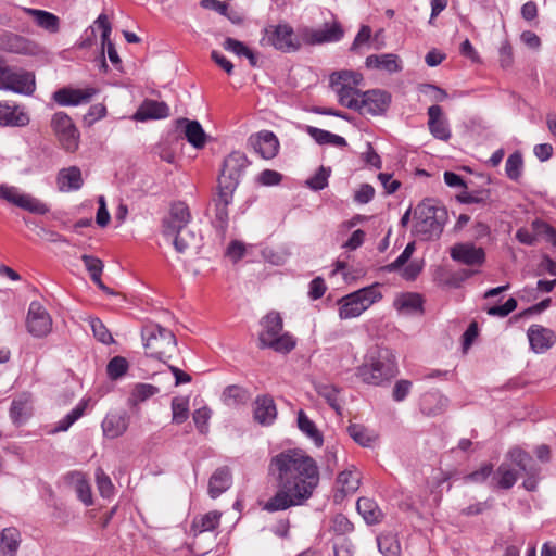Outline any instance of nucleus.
<instances>
[{"label":"nucleus","mask_w":556,"mask_h":556,"mask_svg":"<svg viewBox=\"0 0 556 556\" xmlns=\"http://www.w3.org/2000/svg\"><path fill=\"white\" fill-rule=\"evenodd\" d=\"M269 470L276 476L278 486L293 490L307 500L319 484L317 462L301 448H288L275 455Z\"/></svg>","instance_id":"f257e3e1"},{"label":"nucleus","mask_w":556,"mask_h":556,"mask_svg":"<svg viewBox=\"0 0 556 556\" xmlns=\"http://www.w3.org/2000/svg\"><path fill=\"white\" fill-rule=\"evenodd\" d=\"M343 34L344 31L338 22L326 23L319 29L304 27L300 29L299 35L288 23H280L265 27L260 43L263 47H273L282 53H293L299 51L303 43L316 46L337 42L343 37Z\"/></svg>","instance_id":"f03ea898"},{"label":"nucleus","mask_w":556,"mask_h":556,"mask_svg":"<svg viewBox=\"0 0 556 556\" xmlns=\"http://www.w3.org/2000/svg\"><path fill=\"white\" fill-rule=\"evenodd\" d=\"M399 366L394 352L382 345L367 350L363 363L356 367V377L365 384L387 387L397 376Z\"/></svg>","instance_id":"7ed1b4c3"},{"label":"nucleus","mask_w":556,"mask_h":556,"mask_svg":"<svg viewBox=\"0 0 556 556\" xmlns=\"http://www.w3.org/2000/svg\"><path fill=\"white\" fill-rule=\"evenodd\" d=\"M191 212L188 205L182 201L172 203L168 216L162 222V233L173 239L175 250L184 253L195 239L193 232L186 230L191 222Z\"/></svg>","instance_id":"20e7f679"},{"label":"nucleus","mask_w":556,"mask_h":556,"mask_svg":"<svg viewBox=\"0 0 556 556\" xmlns=\"http://www.w3.org/2000/svg\"><path fill=\"white\" fill-rule=\"evenodd\" d=\"M260 324L262 331L258 334V346L261 349H271L277 353L287 354L295 348V339L288 332L282 333L283 321L279 313H268Z\"/></svg>","instance_id":"39448f33"},{"label":"nucleus","mask_w":556,"mask_h":556,"mask_svg":"<svg viewBox=\"0 0 556 556\" xmlns=\"http://www.w3.org/2000/svg\"><path fill=\"white\" fill-rule=\"evenodd\" d=\"M146 354L166 363L177 350L174 332L159 324H148L141 330Z\"/></svg>","instance_id":"423d86ee"},{"label":"nucleus","mask_w":556,"mask_h":556,"mask_svg":"<svg viewBox=\"0 0 556 556\" xmlns=\"http://www.w3.org/2000/svg\"><path fill=\"white\" fill-rule=\"evenodd\" d=\"M379 287L380 285L376 282L341 298L338 301L340 319L356 318L372 304L380 301L382 299V294Z\"/></svg>","instance_id":"0eeeda50"},{"label":"nucleus","mask_w":556,"mask_h":556,"mask_svg":"<svg viewBox=\"0 0 556 556\" xmlns=\"http://www.w3.org/2000/svg\"><path fill=\"white\" fill-rule=\"evenodd\" d=\"M0 90L31 96L36 91V76L34 72L12 67L3 61L0 64Z\"/></svg>","instance_id":"6e6552de"},{"label":"nucleus","mask_w":556,"mask_h":556,"mask_svg":"<svg viewBox=\"0 0 556 556\" xmlns=\"http://www.w3.org/2000/svg\"><path fill=\"white\" fill-rule=\"evenodd\" d=\"M249 164L250 162L243 152L233 151L228 154L224 159L223 166L217 178L216 189L235 194L241 177Z\"/></svg>","instance_id":"1a4fd4ad"},{"label":"nucleus","mask_w":556,"mask_h":556,"mask_svg":"<svg viewBox=\"0 0 556 556\" xmlns=\"http://www.w3.org/2000/svg\"><path fill=\"white\" fill-rule=\"evenodd\" d=\"M416 230L427 236L440 235L447 218L444 207L422 202L415 208Z\"/></svg>","instance_id":"9d476101"},{"label":"nucleus","mask_w":556,"mask_h":556,"mask_svg":"<svg viewBox=\"0 0 556 556\" xmlns=\"http://www.w3.org/2000/svg\"><path fill=\"white\" fill-rule=\"evenodd\" d=\"M50 125L66 152L74 153L78 150L80 132L67 113L62 111L54 113Z\"/></svg>","instance_id":"9b49d317"},{"label":"nucleus","mask_w":556,"mask_h":556,"mask_svg":"<svg viewBox=\"0 0 556 556\" xmlns=\"http://www.w3.org/2000/svg\"><path fill=\"white\" fill-rule=\"evenodd\" d=\"M0 201L38 215H45L50 211L45 202L8 184H0Z\"/></svg>","instance_id":"f8f14e48"},{"label":"nucleus","mask_w":556,"mask_h":556,"mask_svg":"<svg viewBox=\"0 0 556 556\" xmlns=\"http://www.w3.org/2000/svg\"><path fill=\"white\" fill-rule=\"evenodd\" d=\"M0 51L12 54L35 56L40 54L41 47L34 40L22 35L2 30L0 31Z\"/></svg>","instance_id":"ddd939ff"},{"label":"nucleus","mask_w":556,"mask_h":556,"mask_svg":"<svg viewBox=\"0 0 556 556\" xmlns=\"http://www.w3.org/2000/svg\"><path fill=\"white\" fill-rule=\"evenodd\" d=\"M391 103V94L381 89H371L361 94V100L355 111L362 115H383Z\"/></svg>","instance_id":"4468645a"},{"label":"nucleus","mask_w":556,"mask_h":556,"mask_svg":"<svg viewBox=\"0 0 556 556\" xmlns=\"http://www.w3.org/2000/svg\"><path fill=\"white\" fill-rule=\"evenodd\" d=\"M506 457L527 476L522 483L523 488L528 491H534L538 484L540 467L535 464L532 456L519 447H514L509 450Z\"/></svg>","instance_id":"2eb2a0df"},{"label":"nucleus","mask_w":556,"mask_h":556,"mask_svg":"<svg viewBox=\"0 0 556 556\" xmlns=\"http://www.w3.org/2000/svg\"><path fill=\"white\" fill-rule=\"evenodd\" d=\"M26 328L35 338H43L51 332L52 318L47 309L37 301L29 304Z\"/></svg>","instance_id":"dca6fc26"},{"label":"nucleus","mask_w":556,"mask_h":556,"mask_svg":"<svg viewBox=\"0 0 556 556\" xmlns=\"http://www.w3.org/2000/svg\"><path fill=\"white\" fill-rule=\"evenodd\" d=\"M233 201V193L216 189L212 197L213 218L212 225L220 236H225L229 224L228 206Z\"/></svg>","instance_id":"f3484780"},{"label":"nucleus","mask_w":556,"mask_h":556,"mask_svg":"<svg viewBox=\"0 0 556 556\" xmlns=\"http://www.w3.org/2000/svg\"><path fill=\"white\" fill-rule=\"evenodd\" d=\"M451 258L466 266H481L485 262V251L472 242L454 244L450 250Z\"/></svg>","instance_id":"a211bd4d"},{"label":"nucleus","mask_w":556,"mask_h":556,"mask_svg":"<svg viewBox=\"0 0 556 556\" xmlns=\"http://www.w3.org/2000/svg\"><path fill=\"white\" fill-rule=\"evenodd\" d=\"M96 93L94 88L74 89L63 87L53 92L52 99L61 106H77L90 102Z\"/></svg>","instance_id":"6ab92c4d"},{"label":"nucleus","mask_w":556,"mask_h":556,"mask_svg":"<svg viewBox=\"0 0 556 556\" xmlns=\"http://www.w3.org/2000/svg\"><path fill=\"white\" fill-rule=\"evenodd\" d=\"M249 143L263 159H274L279 151V140L273 131L262 130L249 138Z\"/></svg>","instance_id":"aec40b11"},{"label":"nucleus","mask_w":556,"mask_h":556,"mask_svg":"<svg viewBox=\"0 0 556 556\" xmlns=\"http://www.w3.org/2000/svg\"><path fill=\"white\" fill-rule=\"evenodd\" d=\"M307 498L298 496V492L279 486V490L264 505L263 509L268 513L286 510L292 506L303 504Z\"/></svg>","instance_id":"412c9836"},{"label":"nucleus","mask_w":556,"mask_h":556,"mask_svg":"<svg viewBox=\"0 0 556 556\" xmlns=\"http://www.w3.org/2000/svg\"><path fill=\"white\" fill-rule=\"evenodd\" d=\"M428 128L430 134L439 140L447 141L452 137L447 118L443 115L442 108L433 104L428 108Z\"/></svg>","instance_id":"4be33fe9"},{"label":"nucleus","mask_w":556,"mask_h":556,"mask_svg":"<svg viewBox=\"0 0 556 556\" xmlns=\"http://www.w3.org/2000/svg\"><path fill=\"white\" fill-rule=\"evenodd\" d=\"M531 349L535 353H544L556 341V336L553 330L545 328L541 325H531L527 331Z\"/></svg>","instance_id":"5701e85b"},{"label":"nucleus","mask_w":556,"mask_h":556,"mask_svg":"<svg viewBox=\"0 0 556 556\" xmlns=\"http://www.w3.org/2000/svg\"><path fill=\"white\" fill-rule=\"evenodd\" d=\"M254 420L262 426H270L277 418V407L270 395H258L254 401Z\"/></svg>","instance_id":"b1692460"},{"label":"nucleus","mask_w":556,"mask_h":556,"mask_svg":"<svg viewBox=\"0 0 556 556\" xmlns=\"http://www.w3.org/2000/svg\"><path fill=\"white\" fill-rule=\"evenodd\" d=\"M30 122L29 115L17 104L0 102V126L23 127Z\"/></svg>","instance_id":"393cba45"},{"label":"nucleus","mask_w":556,"mask_h":556,"mask_svg":"<svg viewBox=\"0 0 556 556\" xmlns=\"http://www.w3.org/2000/svg\"><path fill=\"white\" fill-rule=\"evenodd\" d=\"M84 185L81 170L78 166L61 168L56 175V187L61 192H73L79 190Z\"/></svg>","instance_id":"a878e982"},{"label":"nucleus","mask_w":556,"mask_h":556,"mask_svg":"<svg viewBox=\"0 0 556 556\" xmlns=\"http://www.w3.org/2000/svg\"><path fill=\"white\" fill-rule=\"evenodd\" d=\"M33 415V397L30 393H22L13 399L10 418L14 425L25 424Z\"/></svg>","instance_id":"bb28decb"},{"label":"nucleus","mask_w":556,"mask_h":556,"mask_svg":"<svg viewBox=\"0 0 556 556\" xmlns=\"http://www.w3.org/2000/svg\"><path fill=\"white\" fill-rule=\"evenodd\" d=\"M168 115L169 108L165 102L156 100H144L134 114V119L146 122L148 119L165 118Z\"/></svg>","instance_id":"cd10ccee"},{"label":"nucleus","mask_w":556,"mask_h":556,"mask_svg":"<svg viewBox=\"0 0 556 556\" xmlns=\"http://www.w3.org/2000/svg\"><path fill=\"white\" fill-rule=\"evenodd\" d=\"M361 484V473L356 469H346L338 475V490L334 494L337 502L342 501L346 495L356 492Z\"/></svg>","instance_id":"c85d7f7f"},{"label":"nucleus","mask_w":556,"mask_h":556,"mask_svg":"<svg viewBox=\"0 0 556 556\" xmlns=\"http://www.w3.org/2000/svg\"><path fill=\"white\" fill-rule=\"evenodd\" d=\"M231 483L232 476L229 467L217 468L208 480V495L212 498H217L231 486Z\"/></svg>","instance_id":"c756f323"},{"label":"nucleus","mask_w":556,"mask_h":556,"mask_svg":"<svg viewBox=\"0 0 556 556\" xmlns=\"http://www.w3.org/2000/svg\"><path fill=\"white\" fill-rule=\"evenodd\" d=\"M178 127H184V134L187 141L195 149H202L206 143V134L198 121L179 118Z\"/></svg>","instance_id":"7c9ffc66"},{"label":"nucleus","mask_w":556,"mask_h":556,"mask_svg":"<svg viewBox=\"0 0 556 556\" xmlns=\"http://www.w3.org/2000/svg\"><path fill=\"white\" fill-rule=\"evenodd\" d=\"M356 509L369 526L380 523L384 514L374 498L359 497L356 502Z\"/></svg>","instance_id":"2f4dec72"},{"label":"nucleus","mask_w":556,"mask_h":556,"mask_svg":"<svg viewBox=\"0 0 556 556\" xmlns=\"http://www.w3.org/2000/svg\"><path fill=\"white\" fill-rule=\"evenodd\" d=\"M128 428V417L125 413H110L102 421L105 437L115 439L121 437Z\"/></svg>","instance_id":"473e14b6"},{"label":"nucleus","mask_w":556,"mask_h":556,"mask_svg":"<svg viewBox=\"0 0 556 556\" xmlns=\"http://www.w3.org/2000/svg\"><path fill=\"white\" fill-rule=\"evenodd\" d=\"M518 480V472L507 462H503L494 471L491 485L501 490L511 489Z\"/></svg>","instance_id":"72a5a7b5"},{"label":"nucleus","mask_w":556,"mask_h":556,"mask_svg":"<svg viewBox=\"0 0 556 556\" xmlns=\"http://www.w3.org/2000/svg\"><path fill=\"white\" fill-rule=\"evenodd\" d=\"M23 11L30 15L36 25L50 34H56L60 30V18L55 14L31 8H24Z\"/></svg>","instance_id":"f704fd0d"},{"label":"nucleus","mask_w":556,"mask_h":556,"mask_svg":"<svg viewBox=\"0 0 556 556\" xmlns=\"http://www.w3.org/2000/svg\"><path fill=\"white\" fill-rule=\"evenodd\" d=\"M22 542L21 532L15 527L4 528L0 532V555L15 556Z\"/></svg>","instance_id":"c9c22d12"},{"label":"nucleus","mask_w":556,"mask_h":556,"mask_svg":"<svg viewBox=\"0 0 556 556\" xmlns=\"http://www.w3.org/2000/svg\"><path fill=\"white\" fill-rule=\"evenodd\" d=\"M366 66L368 68L384 70L389 73H396L402 70L400 59L396 54H371L366 58Z\"/></svg>","instance_id":"e433bc0d"},{"label":"nucleus","mask_w":556,"mask_h":556,"mask_svg":"<svg viewBox=\"0 0 556 556\" xmlns=\"http://www.w3.org/2000/svg\"><path fill=\"white\" fill-rule=\"evenodd\" d=\"M305 131L316 143L320 146H334L339 148L348 146V142L343 137L328 130L307 125L305 126Z\"/></svg>","instance_id":"4c0bfd02"},{"label":"nucleus","mask_w":556,"mask_h":556,"mask_svg":"<svg viewBox=\"0 0 556 556\" xmlns=\"http://www.w3.org/2000/svg\"><path fill=\"white\" fill-rule=\"evenodd\" d=\"M220 517V513L216 510L198 516L192 521L191 531L194 535L206 531H213L219 526Z\"/></svg>","instance_id":"58836bf2"},{"label":"nucleus","mask_w":556,"mask_h":556,"mask_svg":"<svg viewBox=\"0 0 556 556\" xmlns=\"http://www.w3.org/2000/svg\"><path fill=\"white\" fill-rule=\"evenodd\" d=\"M250 392L237 384H231L225 388L222 394L223 402L227 406H240L244 405L250 401Z\"/></svg>","instance_id":"ea45409f"},{"label":"nucleus","mask_w":556,"mask_h":556,"mask_svg":"<svg viewBox=\"0 0 556 556\" xmlns=\"http://www.w3.org/2000/svg\"><path fill=\"white\" fill-rule=\"evenodd\" d=\"M379 552L384 556H400L401 543L397 535L392 532L381 533L377 536Z\"/></svg>","instance_id":"a19ab883"},{"label":"nucleus","mask_w":556,"mask_h":556,"mask_svg":"<svg viewBox=\"0 0 556 556\" xmlns=\"http://www.w3.org/2000/svg\"><path fill=\"white\" fill-rule=\"evenodd\" d=\"M315 391L319 396L325 399L328 405L334 409L338 414H341V403L339 400L340 389L333 384L328 383H315Z\"/></svg>","instance_id":"79ce46f5"},{"label":"nucleus","mask_w":556,"mask_h":556,"mask_svg":"<svg viewBox=\"0 0 556 556\" xmlns=\"http://www.w3.org/2000/svg\"><path fill=\"white\" fill-rule=\"evenodd\" d=\"M363 81V75L354 71H340L330 75V85L333 89L339 86L357 87Z\"/></svg>","instance_id":"37998d69"},{"label":"nucleus","mask_w":556,"mask_h":556,"mask_svg":"<svg viewBox=\"0 0 556 556\" xmlns=\"http://www.w3.org/2000/svg\"><path fill=\"white\" fill-rule=\"evenodd\" d=\"M298 427L303 433H305L309 439L313 440L314 444L317 447H320L323 445V434L316 428L314 421H312L303 410H300L298 413Z\"/></svg>","instance_id":"c03bdc74"},{"label":"nucleus","mask_w":556,"mask_h":556,"mask_svg":"<svg viewBox=\"0 0 556 556\" xmlns=\"http://www.w3.org/2000/svg\"><path fill=\"white\" fill-rule=\"evenodd\" d=\"M424 300L419 293H404L400 295L394 305L400 311H405L409 313L422 312Z\"/></svg>","instance_id":"a18cd8bd"},{"label":"nucleus","mask_w":556,"mask_h":556,"mask_svg":"<svg viewBox=\"0 0 556 556\" xmlns=\"http://www.w3.org/2000/svg\"><path fill=\"white\" fill-rule=\"evenodd\" d=\"M160 389L150 383H137L135 384L129 397L128 404L130 406H137L138 404L149 400L153 395L157 394Z\"/></svg>","instance_id":"49530a36"},{"label":"nucleus","mask_w":556,"mask_h":556,"mask_svg":"<svg viewBox=\"0 0 556 556\" xmlns=\"http://www.w3.org/2000/svg\"><path fill=\"white\" fill-rule=\"evenodd\" d=\"M338 96L339 103L352 110H356L361 94L364 91L358 90L356 87L339 86L333 89Z\"/></svg>","instance_id":"de8ad7c7"},{"label":"nucleus","mask_w":556,"mask_h":556,"mask_svg":"<svg viewBox=\"0 0 556 556\" xmlns=\"http://www.w3.org/2000/svg\"><path fill=\"white\" fill-rule=\"evenodd\" d=\"M447 405V399L439 393L426 395L422 401V412L427 415H438L442 413Z\"/></svg>","instance_id":"09e8293b"},{"label":"nucleus","mask_w":556,"mask_h":556,"mask_svg":"<svg viewBox=\"0 0 556 556\" xmlns=\"http://www.w3.org/2000/svg\"><path fill=\"white\" fill-rule=\"evenodd\" d=\"M87 402L81 401L68 414L58 421L53 432L67 431L85 413Z\"/></svg>","instance_id":"8fccbe9b"},{"label":"nucleus","mask_w":556,"mask_h":556,"mask_svg":"<svg viewBox=\"0 0 556 556\" xmlns=\"http://www.w3.org/2000/svg\"><path fill=\"white\" fill-rule=\"evenodd\" d=\"M523 169V159L522 154L519 151H515L511 153L505 164V172L509 179L514 181H518L522 175Z\"/></svg>","instance_id":"3c124183"},{"label":"nucleus","mask_w":556,"mask_h":556,"mask_svg":"<svg viewBox=\"0 0 556 556\" xmlns=\"http://www.w3.org/2000/svg\"><path fill=\"white\" fill-rule=\"evenodd\" d=\"M349 435L359 445L368 447L375 441V437L366 427L359 424H352L348 427Z\"/></svg>","instance_id":"603ef678"},{"label":"nucleus","mask_w":556,"mask_h":556,"mask_svg":"<svg viewBox=\"0 0 556 556\" xmlns=\"http://www.w3.org/2000/svg\"><path fill=\"white\" fill-rule=\"evenodd\" d=\"M173 422L180 425L189 417V402L187 399L174 397L172 400Z\"/></svg>","instance_id":"864d4df0"},{"label":"nucleus","mask_w":556,"mask_h":556,"mask_svg":"<svg viewBox=\"0 0 556 556\" xmlns=\"http://www.w3.org/2000/svg\"><path fill=\"white\" fill-rule=\"evenodd\" d=\"M128 370V362L123 356H114L106 366L108 376L116 380L124 376Z\"/></svg>","instance_id":"5fc2aeb1"},{"label":"nucleus","mask_w":556,"mask_h":556,"mask_svg":"<svg viewBox=\"0 0 556 556\" xmlns=\"http://www.w3.org/2000/svg\"><path fill=\"white\" fill-rule=\"evenodd\" d=\"M330 168L320 166L319 169L307 181V186L315 191L323 190L328 186V178L330 176Z\"/></svg>","instance_id":"6e6d98bb"},{"label":"nucleus","mask_w":556,"mask_h":556,"mask_svg":"<svg viewBox=\"0 0 556 556\" xmlns=\"http://www.w3.org/2000/svg\"><path fill=\"white\" fill-rule=\"evenodd\" d=\"M90 327L93 332V336L102 343L110 344L113 342V337L105 327V325L102 323L99 318H91Z\"/></svg>","instance_id":"4d7b16f0"},{"label":"nucleus","mask_w":556,"mask_h":556,"mask_svg":"<svg viewBox=\"0 0 556 556\" xmlns=\"http://www.w3.org/2000/svg\"><path fill=\"white\" fill-rule=\"evenodd\" d=\"M96 482L101 496L110 497L113 494L114 485L111 478L101 468L96 471Z\"/></svg>","instance_id":"13d9d810"},{"label":"nucleus","mask_w":556,"mask_h":556,"mask_svg":"<svg viewBox=\"0 0 556 556\" xmlns=\"http://www.w3.org/2000/svg\"><path fill=\"white\" fill-rule=\"evenodd\" d=\"M493 465L491 463H484L480 466L479 469L470 472L469 475L465 476V480L469 482L475 483H483L485 482L491 476H493Z\"/></svg>","instance_id":"bf43d9fd"},{"label":"nucleus","mask_w":556,"mask_h":556,"mask_svg":"<svg viewBox=\"0 0 556 556\" xmlns=\"http://www.w3.org/2000/svg\"><path fill=\"white\" fill-rule=\"evenodd\" d=\"M81 261H83L86 269L90 274L91 280H97L98 276H101L102 270H103L102 261L96 256L87 255V254H84L81 256Z\"/></svg>","instance_id":"052dcab7"},{"label":"nucleus","mask_w":556,"mask_h":556,"mask_svg":"<svg viewBox=\"0 0 556 556\" xmlns=\"http://www.w3.org/2000/svg\"><path fill=\"white\" fill-rule=\"evenodd\" d=\"M458 200L462 203H466V204L486 203L490 200V191L489 190L464 191L458 195Z\"/></svg>","instance_id":"680f3d73"},{"label":"nucleus","mask_w":556,"mask_h":556,"mask_svg":"<svg viewBox=\"0 0 556 556\" xmlns=\"http://www.w3.org/2000/svg\"><path fill=\"white\" fill-rule=\"evenodd\" d=\"M424 268L422 260H414L408 264H405L401 270V277L407 281H414Z\"/></svg>","instance_id":"e2e57ef3"},{"label":"nucleus","mask_w":556,"mask_h":556,"mask_svg":"<svg viewBox=\"0 0 556 556\" xmlns=\"http://www.w3.org/2000/svg\"><path fill=\"white\" fill-rule=\"evenodd\" d=\"M331 529L339 535L353 531V523L342 514H337L331 520Z\"/></svg>","instance_id":"0e129e2a"},{"label":"nucleus","mask_w":556,"mask_h":556,"mask_svg":"<svg viewBox=\"0 0 556 556\" xmlns=\"http://www.w3.org/2000/svg\"><path fill=\"white\" fill-rule=\"evenodd\" d=\"M412 381L406 379L397 380L392 390V399L395 402H403L412 390Z\"/></svg>","instance_id":"69168bd1"},{"label":"nucleus","mask_w":556,"mask_h":556,"mask_svg":"<svg viewBox=\"0 0 556 556\" xmlns=\"http://www.w3.org/2000/svg\"><path fill=\"white\" fill-rule=\"evenodd\" d=\"M354 544L348 538L341 536L333 542V554L334 556H354Z\"/></svg>","instance_id":"338daca9"},{"label":"nucleus","mask_w":556,"mask_h":556,"mask_svg":"<svg viewBox=\"0 0 556 556\" xmlns=\"http://www.w3.org/2000/svg\"><path fill=\"white\" fill-rule=\"evenodd\" d=\"M193 421L200 432H204L211 418V409L206 406L198 408L193 413Z\"/></svg>","instance_id":"774afa93"}]
</instances>
